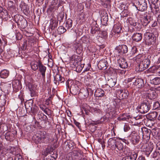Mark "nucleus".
Here are the masks:
<instances>
[{
  "instance_id": "nucleus-60",
  "label": "nucleus",
  "mask_w": 160,
  "mask_h": 160,
  "mask_svg": "<svg viewBox=\"0 0 160 160\" xmlns=\"http://www.w3.org/2000/svg\"><path fill=\"white\" fill-rule=\"evenodd\" d=\"M78 15L79 16L80 19H83L84 20L85 19L84 12L83 11L81 12L78 13Z\"/></svg>"
},
{
  "instance_id": "nucleus-7",
  "label": "nucleus",
  "mask_w": 160,
  "mask_h": 160,
  "mask_svg": "<svg viewBox=\"0 0 160 160\" xmlns=\"http://www.w3.org/2000/svg\"><path fill=\"white\" fill-rule=\"evenodd\" d=\"M154 148V145L152 143L150 142L142 146L141 148V151L147 157H148Z\"/></svg>"
},
{
  "instance_id": "nucleus-58",
  "label": "nucleus",
  "mask_w": 160,
  "mask_h": 160,
  "mask_svg": "<svg viewBox=\"0 0 160 160\" xmlns=\"http://www.w3.org/2000/svg\"><path fill=\"white\" fill-rule=\"evenodd\" d=\"M134 27H135L138 30H139L142 28V25L139 22H136Z\"/></svg>"
},
{
  "instance_id": "nucleus-51",
  "label": "nucleus",
  "mask_w": 160,
  "mask_h": 160,
  "mask_svg": "<svg viewBox=\"0 0 160 160\" xmlns=\"http://www.w3.org/2000/svg\"><path fill=\"white\" fill-rule=\"evenodd\" d=\"M99 37L103 38H106L107 37V32L105 31L100 32Z\"/></svg>"
},
{
  "instance_id": "nucleus-8",
  "label": "nucleus",
  "mask_w": 160,
  "mask_h": 160,
  "mask_svg": "<svg viewBox=\"0 0 160 160\" xmlns=\"http://www.w3.org/2000/svg\"><path fill=\"white\" fill-rule=\"evenodd\" d=\"M116 53H118V56H119L123 55L124 54L127 53L128 49L127 46L124 44L120 45L116 48Z\"/></svg>"
},
{
  "instance_id": "nucleus-9",
  "label": "nucleus",
  "mask_w": 160,
  "mask_h": 160,
  "mask_svg": "<svg viewBox=\"0 0 160 160\" xmlns=\"http://www.w3.org/2000/svg\"><path fill=\"white\" fill-rule=\"evenodd\" d=\"M80 82L76 81L71 84L70 89L71 93L74 95H76L79 93V88L78 84Z\"/></svg>"
},
{
  "instance_id": "nucleus-52",
  "label": "nucleus",
  "mask_w": 160,
  "mask_h": 160,
  "mask_svg": "<svg viewBox=\"0 0 160 160\" xmlns=\"http://www.w3.org/2000/svg\"><path fill=\"white\" fill-rule=\"evenodd\" d=\"M72 21L71 19H68L66 22V27L68 29L71 28L72 26Z\"/></svg>"
},
{
  "instance_id": "nucleus-53",
  "label": "nucleus",
  "mask_w": 160,
  "mask_h": 160,
  "mask_svg": "<svg viewBox=\"0 0 160 160\" xmlns=\"http://www.w3.org/2000/svg\"><path fill=\"white\" fill-rule=\"evenodd\" d=\"M151 33H152V34H153V35L157 38L158 37L159 35L157 29L155 28H151Z\"/></svg>"
},
{
  "instance_id": "nucleus-13",
  "label": "nucleus",
  "mask_w": 160,
  "mask_h": 160,
  "mask_svg": "<svg viewBox=\"0 0 160 160\" xmlns=\"http://www.w3.org/2000/svg\"><path fill=\"white\" fill-rule=\"evenodd\" d=\"M138 155V152H129L128 155L123 157L122 160H136Z\"/></svg>"
},
{
  "instance_id": "nucleus-41",
  "label": "nucleus",
  "mask_w": 160,
  "mask_h": 160,
  "mask_svg": "<svg viewBox=\"0 0 160 160\" xmlns=\"http://www.w3.org/2000/svg\"><path fill=\"white\" fill-rule=\"evenodd\" d=\"M100 105H98L92 108V111L95 113H100L102 112L101 109H100Z\"/></svg>"
},
{
  "instance_id": "nucleus-33",
  "label": "nucleus",
  "mask_w": 160,
  "mask_h": 160,
  "mask_svg": "<svg viewBox=\"0 0 160 160\" xmlns=\"http://www.w3.org/2000/svg\"><path fill=\"white\" fill-rule=\"evenodd\" d=\"M115 146V149L114 150H118L119 151L122 150L123 148V144L120 141L118 140Z\"/></svg>"
},
{
  "instance_id": "nucleus-21",
  "label": "nucleus",
  "mask_w": 160,
  "mask_h": 160,
  "mask_svg": "<svg viewBox=\"0 0 160 160\" xmlns=\"http://www.w3.org/2000/svg\"><path fill=\"white\" fill-rule=\"evenodd\" d=\"M65 81V79L64 78L58 74H57L54 77V83L56 85L58 82V84L59 82H64Z\"/></svg>"
},
{
  "instance_id": "nucleus-23",
  "label": "nucleus",
  "mask_w": 160,
  "mask_h": 160,
  "mask_svg": "<svg viewBox=\"0 0 160 160\" xmlns=\"http://www.w3.org/2000/svg\"><path fill=\"white\" fill-rule=\"evenodd\" d=\"M142 131L143 133V136H144L147 138V139H149L151 133V130L144 127L142 128Z\"/></svg>"
},
{
  "instance_id": "nucleus-4",
  "label": "nucleus",
  "mask_w": 160,
  "mask_h": 160,
  "mask_svg": "<svg viewBox=\"0 0 160 160\" xmlns=\"http://www.w3.org/2000/svg\"><path fill=\"white\" fill-rule=\"evenodd\" d=\"M14 20L18 25L22 29L25 28L28 25L26 20L19 15H16L15 16Z\"/></svg>"
},
{
  "instance_id": "nucleus-15",
  "label": "nucleus",
  "mask_w": 160,
  "mask_h": 160,
  "mask_svg": "<svg viewBox=\"0 0 160 160\" xmlns=\"http://www.w3.org/2000/svg\"><path fill=\"white\" fill-rule=\"evenodd\" d=\"M98 66L99 69L105 70L108 66V64L106 60L104 59H102L99 61Z\"/></svg>"
},
{
  "instance_id": "nucleus-63",
  "label": "nucleus",
  "mask_w": 160,
  "mask_h": 160,
  "mask_svg": "<svg viewBox=\"0 0 160 160\" xmlns=\"http://www.w3.org/2000/svg\"><path fill=\"white\" fill-rule=\"evenodd\" d=\"M76 71L78 72H80L82 71V68H81L79 62L75 67Z\"/></svg>"
},
{
  "instance_id": "nucleus-44",
  "label": "nucleus",
  "mask_w": 160,
  "mask_h": 160,
  "mask_svg": "<svg viewBox=\"0 0 160 160\" xmlns=\"http://www.w3.org/2000/svg\"><path fill=\"white\" fill-rule=\"evenodd\" d=\"M151 83L154 85H158L160 84V78L156 77L151 80Z\"/></svg>"
},
{
  "instance_id": "nucleus-47",
  "label": "nucleus",
  "mask_w": 160,
  "mask_h": 160,
  "mask_svg": "<svg viewBox=\"0 0 160 160\" xmlns=\"http://www.w3.org/2000/svg\"><path fill=\"white\" fill-rule=\"evenodd\" d=\"M7 11H0V18H6L8 17Z\"/></svg>"
},
{
  "instance_id": "nucleus-56",
  "label": "nucleus",
  "mask_w": 160,
  "mask_h": 160,
  "mask_svg": "<svg viewBox=\"0 0 160 160\" xmlns=\"http://www.w3.org/2000/svg\"><path fill=\"white\" fill-rule=\"evenodd\" d=\"M160 105L158 102H153V109H156L160 107Z\"/></svg>"
},
{
  "instance_id": "nucleus-32",
  "label": "nucleus",
  "mask_w": 160,
  "mask_h": 160,
  "mask_svg": "<svg viewBox=\"0 0 160 160\" xmlns=\"http://www.w3.org/2000/svg\"><path fill=\"white\" fill-rule=\"evenodd\" d=\"M33 102H26L25 103V107L27 111L30 112V110L32 108Z\"/></svg>"
},
{
  "instance_id": "nucleus-30",
  "label": "nucleus",
  "mask_w": 160,
  "mask_h": 160,
  "mask_svg": "<svg viewBox=\"0 0 160 160\" xmlns=\"http://www.w3.org/2000/svg\"><path fill=\"white\" fill-rule=\"evenodd\" d=\"M122 30L121 26L119 23H117L114 25L113 27V32L115 33H121Z\"/></svg>"
},
{
  "instance_id": "nucleus-6",
  "label": "nucleus",
  "mask_w": 160,
  "mask_h": 160,
  "mask_svg": "<svg viewBox=\"0 0 160 160\" xmlns=\"http://www.w3.org/2000/svg\"><path fill=\"white\" fill-rule=\"evenodd\" d=\"M35 41L34 38L32 37H28L27 40L24 42L22 46L23 50L26 49H31L32 48Z\"/></svg>"
},
{
  "instance_id": "nucleus-24",
  "label": "nucleus",
  "mask_w": 160,
  "mask_h": 160,
  "mask_svg": "<svg viewBox=\"0 0 160 160\" xmlns=\"http://www.w3.org/2000/svg\"><path fill=\"white\" fill-rule=\"evenodd\" d=\"M115 138H111L109 139L108 141V144L109 148L112 150L115 149V145L117 141Z\"/></svg>"
},
{
  "instance_id": "nucleus-48",
  "label": "nucleus",
  "mask_w": 160,
  "mask_h": 160,
  "mask_svg": "<svg viewBox=\"0 0 160 160\" xmlns=\"http://www.w3.org/2000/svg\"><path fill=\"white\" fill-rule=\"evenodd\" d=\"M57 32L59 34H61L65 32L66 30L65 28L62 26L59 27L57 30Z\"/></svg>"
},
{
  "instance_id": "nucleus-5",
  "label": "nucleus",
  "mask_w": 160,
  "mask_h": 160,
  "mask_svg": "<svg viewBox=\"0 0 160 160\" xmlns=\"http://www.w3.org/2000/svg\"><path fill=\"white\" fill-rule=\"evenodd\" d=\"M144 36L145 42L148 45H153L155 43L157 38L152 33L147 32L144 34Z\"/></svg>"
},
{
  "instance_id": "nucleus-46",
  "label": "nucleus",
  "mask_w": 160,
  "mask_h": 160,
  "mask_svg": "<svg viewBox=\"0 0 160 160\" xmlns=\"http://www.w3.org/2000/svg\"><path fill=\"white\" fill-rule=\"evenodd\" d=\"M38 109V108L35 105H34L32 108H31V110H30L31 113H32V115H35L36 114Z\"/></svg>"
},
{
  "instance_id": "nucleus-20",
  "label": "nucleus",
  "mask_w": 160,
  "mask_h": 160,
  "mask_svg": "<svg viewBox=\"0 0 160 160\" xmlns=\"http://www.w3.org/2000/svg\"><path fill=\"white\" fill-rule=\"evenodd\" d=\"M132 38L133 41L138 42L142 38V34L140 33H134L132 35Z\"/></svg>"
},
{
  "instance_id": "nucleus-39",
  "label": "nucleus",
  "mask_w": 160,
  "mask_h": 160,
  "mask_svg": "<svg viewBox=\"0 0 160 160\" xmlns=\"http://www.w3.org/2000/svg\"><path fill=\"white\" fill-rule=\"evenodd\" d=\"M86 48H87L89 52H95L96 50L95 47L90 43L87 44Z\"/></svg>"
},
{
  "instance_id": "nucleus-38",
  "label": "nucleus",
  "mask_w": 160,
  "mask_h": 160,
  "mask_svg": "<svg viewBox=\"0 0 160 160\" xmlns=\"http://www.w3.org/2000/svg\"><path fill=\"white\" fill-rule=\"evenodd\" d=\"M137 8V9H136V10H146L147 8V2H144L138 4V5Z\"/></svg>"
},
{
  "instance_id": "nucleus-61",
  "label": "nucleus",
  "mask_w": 160,
  "mask_h": 160,
  "mask_svg": "<svg viewBox=\"0 0 160 160\" xmlns=\"http://www.w3.org/2000/svg\"><path fill=\"white\" fill-rule=\"evenodd\" d=\"M128 22L129 24L132 26H134L136 22L132 18H130L128 20Z\"/></svg>"
},
{
  "instance_id": "nucleus-34",
  "label": "nucleus",
  "mask_w": 160,
  "mask_h": 160,
  "mask_svg": "<svg viewBox=\"0 0 160 160\" xmlns=\"http://www.w3.org/2000/svg\"><path fill=\"white\" fill-rule=\"evenodd\" d=\"M152 134L156 139H160V130L158 129L153 130L152 132Z\"/></svg>"
},
{
  "instance_id": "nucleus-42",
  "label": "nucleus",
  "mask_w": 160,
  "mask_h": 160,
  "mask_svg": "<svg viewBox=\"0 0 160 160\" xmlns=\"http://www.w3.org/2000/svg\"><path fill=\"white\" fill-rule=\"evenodd\" d=\"M64 12L62 11H61L57 15V19L60 22H62L64 17Z\"/></svg>"
},
{
  "instance_id": "nucleus-14",
  "label": "nucleus",
  "mask_w": 160,
  "mask_h": 160,
  "mask_svg": "<svg viewBox=\"0 0 160 160\" xmlns=\"http://www.w3.org/2000/svg\"><path fill=\"white\" fill-rule=\"evenodd\" d=\"M99 13L101 14V22L102 24L104 25H107L108 21V17L107 13L105 11H100L99 12Z\"/></svg>"
},
{
  "instance_id": "nucleus-3",
  "label": "nucleus",
  "mask_w": 160,
  "mask_h": 160,
  "mask_svg": "<svg viewBox=\"0 0 160 160\" xmlns=\"http://www.w3.org/2000/svg\"><path fill=\"white\" fill-rule=\"evenodd\" d=\"M38 136H36L35 142L36 143H45L49 140L48 135L44 131H39Z\"/></svg>"
},
{
  "instance_id": "nucleus-18",
  "label": "nucleus",
  "mask_w": 160,
  "mask_h": 160,
  "mask_svg": "<svg viewBox=\"0 0 160 160\" xmlns=\"http://www.w3.org/2000/svg\"><path fill=\"white\" fill-rule=\"evenodd\" d=\"M119 66L122 68L125 69L128 67V64L125 59L121 58L118 60Z\"/></svg>"
},
{
  "instance_id": "nucleus-19",
  "label": "nucleus",
  "mask_w": 160,
  "mask_h": 160,
  "mask_svg": "<svg viewBox=\"0 0 160 160\" xmlns=\"http://www.w3.org/2000/svg\"><path fill=\"white\" fill-rule=\"evenodd\" d=\"M158 115V112H150L146 116L147 118L148 122H149L154 121Z\"/></svg>"
},
{
  "instance_id": "nucleus-12",
  "label": "nucleus",
  "mask_w": 160,
  "mask_h": 160,
  "mask_svg": "<svg viewBox=\"0 0 160 160\" xmlns=\"http://www.w3.org/2000/svg\"><path fill=\"white\" fill-rule=\"evenodd\" d=\"M72 49L78 54H80L82 52L83 48L81 44L77 41H75L72 45Z\"/></svg>"
},
{
  "instance_id": "nucleus-50",
  "label": "nucleus",
  "mask_w": 160,
  "mask_h": 160,
  "mask_svg": "<svg viewBox=\"0 0 160 160\" xmlns=\"http://www.w3.org/2000/svg\"><path fill=\"white\" fill-rule=\"evenodd\" d=\"M108 84L110 87H113L116 84V81L115 80L111 78L108 80Z\"/></svg>"
},
{
  "instance_id": "nucleus-43",
  "label": "nucleus",
  "mask_w": 160,
  "mask_h": 160,
  "mask_svg": "<svg viewBox=\"0 0 160 160\" xmlns=\"http://www.w3.org/2000/svg\"><path fill=\"white\" fill-rule=\"evenodd\" d=\"M142 63V64L147 68L149 67L150 64V61L148 58H145Z\"/></svg>"
},
{
  "instance_id": "nucleus-27",
  "label": "nucleus",
  "mask_w": 160,
  "mask_h": 160,
  "mask_svg": "<svg viewBox=\"0 0 160 160\" xmlns=\"http://www.w3.org/2000/svg\"><path fill=\"white\" fill-rule=\"evenodd\" d=\"M145 58V55L143 54H139L134 58L135 61L137 63L142 62Z\"/></svg>"
},
{
  "instance_id": "nucleus-37",
  "label": "nucleus",
  "mask_w": 160,
  "mask_h": 160,
  "mask_svg": "<svg viewBox=\"0 0 160 160\" xmlns=\"http://www.w3.org/2000/svg\"><path fill=\"white\" fill-rule=\"evenodd\" d=\"M62 9H64L63 8V6L62 4L59 3L57 6H53V5H52L50 6V10L51 9H55V10H62Z\"/></svg>"
},
{
  "instance_id": "nucleus-36",
  "label": "nucleus",
  "mask_w": 160,
  "mask_h": 160,
  "mask_svg": "<svg viewBox=\"0 0 160 160\" xmlns=\"http://www.w3.org/2000/svg\"><path fill=\"white\" fill-rule=\"evenodd\" d=\"M9 74V72L8 70L4 69L0 72V76L1 78H5L8 76Z\"/></svg>"
},
{
  "instance_id": "nucleus-26",
  "label": "nucleus",
  "mask_w": 160,
  "mask_h": 160,
  "mask_svg": "<svg viewBox=\"0 0 160 160\" xmlns=\"http://www.w3.org/2000/svg\"><path fill=\"white\" fill-rule=\"evenodd\" d=\"M58 22L53 19H51L50 20V23L49 26L50 29H51V31L53 30L58 26Z\"/></svg>"
},
{
  "instance_id": "nucleus-45",
  "label": "nucleus",
  "mask_w": 160,
  "mask_h": 160,
  "mask_svg": "<svg viewBox=\"0 0 160 160\" xmlns=\"http://www.w3.org/2000/svg\"><path fill=\"white\" fill-rule=\"evenodd\" d=\"M100 28L97 26H92L91 30V33L92 34L96 33L97 32H98Z\"/></svg>"
},
{
  "instance_id": "nucleus-35",
  "label": "nucleus",
  "mask_w": 160,
  "mask_h": 160,
  "mask_svg": "<svg viewBox=\"0 0 160 160\" xmlns=\"http://www.w3.org/2000/svg\"><path fill=\"white\" fill-rule=\"evenodd\" d=\"M136 67V70L139 72H142L146 69L147 68L142 64V63L141 62L138 63Z\"/></svg>"
},
{
  "instance_id": "nucleus-31",
  "label": "nucleus",
  "mask_w": 160,
  "mask_h": 160,
  "mask_svg": "<svg viewBox=\"0 0 160 160\" xmlns=\"http://www.w3.org/2000/svg\"><path fill=\"white\" fill-rule=\"evenodd\" d=\"M80 60L78 59H77V58H76V57H75L74 59L72 58L70 61V64L72 68L75 67Z\"/></svg>"
},
{
  "instance_id": "nucleus-40",
  "label": "nucleus",
  "mask_w": 160,
  "mask_h": 160,
  "mask_svg": "<svg viewBox=\"0 0 160 160\" xmlns=\"http://www.w3.org/2000/svg\"><path fill=\"white\" fill-rule=\"evenodd\" d=\"M120 92L119 97L121 99H123L128 97L129 93L127 92H123L122 90H120Z\"/></svg>"
},
{
  "instance_id": "nucleus-59",
  "label": "nucleus",
  "mask_w": 160,
  "mask_h": 160,
  "mask_svg": "<svg viewBox=\"0 0 160 160\" xmlns=\"http://www.w3.org/2000/svg\"><path fill=\"white\" fill-rule=\"evenodd\" d=\"M52 96L51 95L45 101V104L47 105H49L50 103L52 102Z\"/></svg>"
},
{
  "instance_id": "nucleus-1",
  "label": "nucleus",
  "mask_w": 160,
  "mask_h": 160,
  "mask_svg": "<svg viewBox=\"0 0 160 160\" xmlns=\"http://www.w3.org/2000/svg\"><path fill=\"white\" fill-rule=\"evenodd\" d=\"M32 69L34 71L38 70L41 73L43 81H45V72L47 68L40 60L33 61L31 64Z\"/></svg>"
},
{
  "instance_id": "nucleus-29",
  "label": "nucleus",
  "mask_w": 160,
  "mask_h": 160,
  "mask_svg": "<svg viewBox=\"0 0 160 160\" xmlns=\"http://www.w3.org/2000/svg\"><path fill=\"white\" fill-rule=\"evenodd\" d=\"M95 95L97 97L101 98L103 97L104 98H105L104 92L101 89H98L95 92Z\"/></svg>"
},
{
  "instance_id": "nucleus-55",
  "label": "nucleus",
  "mask_w": 160,
  "mask_h": 160,
  "mask_svg": "<svg viewBox=\"0 0 160 160\" xmlns=\"http://www.w3.org/2000/svg\"><path fill=\"white\" fill-rule=\"evenodd\" d=\"M143 20L144 23V25H147L150 21V19L148 18V16L147 15H144L143 19Z\"/></svg>"
},
{
  "instance_id": "nucleus-2",
  "label": "nucleus",
  "mask_w": 160,
  "mask_h": 160,
  "mask_svg": "<svg viewBox=\"0 0 160 160\" xmlns=\"http://www.w3.org/2000/svg\"><path fill=\"white\" fill-rule=\"evenodd\" d=\"M151 101L150 99H143V101L138 106L139 111L140 113H145L148 111L152 104Z\"/></svg>"
},
{
  "instance_id": "nucleus-25",
  "label": "nucleus",
  "mask_w": 160,
  "mask_h": 160,
  "mask_svg": "<svg viewBox=\"0 0 160 160\" xmlns=\"http://www.w3.org/2000/svg\"><path fill=\"white\" fill-rule=\"evenodd\" d=\"M26 85L29 91H30L31 95L32 97L34 96V86L33 84L31 82H26Z\"/></svg>"
},
{
  "instance_id": "nucleus-17",
  "label": "nucleus",
  "mask_w": 160,
  "mask_h": 160,
  "mask_svg": "<svg viewBox=\"0 0 160 160\" xmlns=\"http://www.w3.org/2000/svg\"><path fill=\"white\" fill-rule=\"evenodd\" d=\"M133 84L138 88H141L144 86V82L142 79L138 78L136 79Z\"/></svg>"
},
{
  "instance_id": "nucleus-57",
  "label": "nucleus",
  "mask_w": 160,
  "mask_h": 160,
  "mask_svg": "<svg viewBox=\"0 0 160 160\" xmlns=\"http://www.w3.org/2000/svg\"><path fill=\"white\" fill-rule=\"evenodd\" d=\"M53 148L51 147H48L46 149L45 151L44 152V154L47 156L48 154L50 153L51 152H52Z\"/></svg>"
},
{
  "instance_id": "nucleus-64",
  "label": "nucleus",
  "mask_w": 160,
  "mask_h": 160,
  "mask_svg": "<svg viewBox=\"0 0 160 160\" xmlns=\"http://www.w3.org/2000/svg\"><path fill=\"white\" fill-rule=\"evenodd\" d=\"M156 150L158 151V154L160 155V142H158L156 144Z\"/></svg>"
},
{
  "instance_id": "nucleus-28",
  "label": "nucleus",
  "mask_w": 160,
  "mask_h": 160,
  "mask_svg": "<svg viewBox=\"0 0 160 160\" xmlns=\"http://www.w3.org/2000/svg\"><path fill=\"white\" fill-rule=\"evenodd\" d=\"M139 0H132L131 3L129 4V8H131L132 9H137V6L138 5Z\"/></svg>"
},
{
  "instance_id": "nucleus-49",
  "label": "nucleus",
  "mask_w": 160,
  "mask_h": 160,
  "mask_svg": "<svg viewBox=\"0 0 160 160\" xmlns=\"http://www.w3.org/2000/svg\"><path fill=\"white\" fill-rule=\"evenodd\" d=\"M119 8L121 10H127L128 9H132L131 8H129V5L128 6L127 5H126L124 4H121L120 7Z\"/></svg>"
},
{
  "instance_id": "nucleus-62",
  "label": "nucleus",
  "mask_w": 160,
  "mask_h": 160,
  "mask_svg": "<svg viewBox=\"0 0 160 160\" xmlns=\"http://www.w3.org/2000/svg\"><path fill=\"white\" fill-rule=\"evenodd\" d=\"M158 154V151L155 150L153 152L151 155V157L152 158H156Z\"/></svg>"
},
{
  "instance_id": "nucleus-22",
  "label": "nucleus",
  "mask_w": 160,
  "mask_h": 160,
  "mask_svg": "<svg viewBox=\"0 0 160 160\" xmlns=\"http://www.w3.org/2000/svg\"><path fill=\"white\" fill-rule=\"evenodd\" d=\"M12 86L14 91L16 92L18 91L22 88L21 84L18 81L13 82Z\"/></svg>"
},
{
  "instance_id": "nucleus-10",
  "label": "nucleus",
  "mask_w": 160,
  "mask_h": 160,
  "mask_svg": "<svg viewBox=\"0 0 160 160\" xmlns=\"http://www.w3.org/2000/svg\"><path fill=\"white\" fill-rule=\"evenodd\" d=\"M140 136L137 133H132L128 137V139L130 142L133 145H136L138 143Z\"/></svg>"
},
{
  "instance_id": "nucleus-16",
  "label": "nucleus",
  "mask_w": 160,
  "mask_h": 160,
  "mask_svg": "<svg viewBox=\"0 0 160 160\" xmlns=\"http://www.w3.org/2000/svg\"><path fill=\"white\" fill-rule=\"evenodd\" d=\"M145 96L146 97V98L143 99H150L151 101V102L152 103L153 102L152 99H155L156 98V92L151 91L149 92L146 93Z\"/></svg>"
},
{
  "instance_id": "nucleus-54",
  "label": "nucleus",
  "mask_w": 160,
  "mask_h": 160,
  "mask_svg": "<svg viewBox=\"0 0 160 160\" xmlns=\"http://www.w3.org/2000/svg\"><path fill=\"white\" fill-rule=\"evenodd\" d=\"M8 8L9 9L14 10L15 9L14 3L12 1H9L8 2Z\"/></svg>"
},
{
  "instance_id": "nucleus-11",
  "label": "nucleus",
  "mask_w": 160,
  "mask_h": 160,
  "mask_svg": "<svg viewBox=\"0 0 160 160\" xmlns=\"http://www.w3.org/2000/svg\"><path fill=\"white\" fill-rule=\"evenodd\" d=\"M17 134L16 131L13 130L12 131H8L5 134V138L7 141L11 142L14 139Z\"/></svg>"
}]
</instances>
